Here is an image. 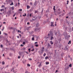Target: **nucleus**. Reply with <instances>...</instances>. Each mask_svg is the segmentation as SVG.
Instances as JSON below:
<instances>
[{
    "mask_svg": "<svg viewBox=\"0 0 73 73\" xmlns=\"http://www.w3.org/2000/svg\"><path fill=\"white\" fill-rule=\"evenodd\" d=\"M47 47L48 48H49V49H50V48H51V45H50L49 43L48 44Z\"/></svg>",
    "mask_w": 73,
    "mask_h": 73,
    "instance_id": "1",
    "label": "nucleus"
},
{
    "mask_svg": "<svg viewBox=\"0 0 73 73\" xmlns=\"http://www.w3.org/2000/svg\"><path fill=\"white\" fill-rule=\"evenodd\" d=\"M45 50L44 48V47H42V53H43V52Z\"/></svg>",
    "mask_w": 73,
    "mask_h": 73,
    "instance_id": "2",
    "label": "nucleus"
},
{
    "mask_svg": "<svg viewBox=\"0 0 73 73\" xmlns=\"http://www.w3.org/2000/svg\"><path fill=\"white\" fill-rule=\"evenodd\" d=\"M51 24L50 25L51 27H54V25H53V22H51Z\"/></svg>",
    "mask_w": 73,
    "mask_h": 73,
    "instance_id": "3",
    "label": "nucleus"
},
{
    "mask_svg": "<svg viewBox=\"0 0 73 73\" xmlns=\"http://www.w3.org/2000/svg\"><path fill=\"white\" fill-rule=\"evenodd\" d=\"M38 30L39 29L38 28H36L35 29L34 31L35 32H37V31H38Z\"/></svg>",
    "mask_w": 73,
    "mask_h": 73,
    "instance_id": "4",
    "label": "nucleus"
},
{
    "mask_svg": "<svg viewBox=\"0 0 73 73\" xmlns=\"http://www.w3.org/2000/svg\"><path fill=\"white\" fill-rule=\"evenodd\" d=\"M49 32L50 35H51V36H53V33L51 31H50Z\"/></svg>",
    "mask_w": 73,
    "mask_h": 73,
    "instance_id": "5",
    "label": "nucleus"
},
{
    "mask_svg": "<svg viewBox=\"0 0 73 73\" xmlns=\"http://www.w3.org/2000/svg\"><path fill=\"white\" fill-rule=\"evenodd\" d=\"M39 24L38 23H37L36 25V27H39Z\"/></svg>",
    "mask_w": 73,
    "mask_h": 73,
    "instance_id": "6",
    "label": "nucleus"
},
{
    "mask_svg": "<svg viewBox=\"0 0 73 73\" xmlns=\"http://www.w3.org/2000/svg\"><path fill=\"white\" fill-rule=\"evenodd\" d=\"M54 8H53V9L54 11H56V9H55V8L56 7V6H53Z\"/></svg>",
    "mask_w": 73,
    "mask_h": 73,
    "instance_id": "7",
    "label": "nucleus"
},
{
    "mask_svg": "<svg viewBox=\"0 0 73 73\" xmlns=\"http://www.w3.org/2000/svg\"><path fill=\"white\" fill-rule=\"evenodd\" d=\"M50 43L51 45H52V44H53V42L52 41H50Z\"/></svg>",
    "mask_w": 73,
    "mask_h": 73,
    "instance_id": "8",
    "label": "nucleus"
},
{
    "mask_svg": "<svg viewBox=\"0 0 73 73\" xmlns=\"http://www.w3.org/2000/svg\"><path fill=\"white\" fill-rule=\"evenodd\" d=\"M49 64V62H46V65H48Z\"/></svg>",
    "mask_w": 73,
    "mask_h": 73,
    "instance_id": "9",
    "label": "nucleus"
},
{
    "mask_svg": "<svg viewBox=\"0 0 73 73\" xmlns=\"http://www.w3.org/2000/svg\"><path fill=\"white\" fill-rule=\"evenodd\" d=\"M29 8H30V6H29V5L27 6V9H29Z\"/></svg>",
    "mask_w": 73,
    "mask_h": 73,
    "instance_id": "10",
    "label": "nucleus"
},
{
    "mask_svg": "<svg viewBox=\"0 0 73 73\" xmlns=\"http://www.w3.org/2000/svg\"><path fill=\"white\" fill-rule=\"evenodd\" d=\"M11 9L12 10H14V9H15V8H14V7L13 6L11 7Z\"/></svg>",
    "mask_w": 73,
    "mask_h": 73,
    "instance_id": "11",
    "label": "nucleus"
},
{
    "mask_svg": "<svg viewBox=\"0 0 73 73\" xmlns=\"http://www.w3.org/2000/svg\"><path fill=\"white\" fill-rule=\"evenodd\" d=\"M68 44H71V41L70 40L69 42H68Z\"/></svg>",
    "mask_w": 73,
    "mask_h": 73,
    "instance_id": "12",
    "label": "nucleus"
},
{
    "mask_svg": "<svg viewBox=\"0 0 73 73\" xmlns=\"http://www.w3.org/2000/svg\"><path fill=\"white\" fill-rule=\"evenodd\" d=\"M38 66L39 67V68L40 67V66H41V63Z\"/></svg>",
    "mask_w": 73,
    "mask_h": 73,
    "instance_id": "13",
    "label": "nucleus"
},
{
    "mask_svg": "<svg viewBox=\"0 0 73 73\" xmlns=\"http://www.w3.org/2000/svg\"><path fill=\"white\" fill-rule=\"evenodd\" d=\"M38 12V11L37 10L35 11V14H36V13H37Z\"/></svg>",
    "mask_w": 73,
    "mask_h": 73,
    "instance_id": "14",
    "label": "nucleus"
},
{
    "mask_svg": "<svg viewBox=\"0 0 73 73\" xmlns=\"http://www.w3.org/2000/svg\"><path fill=\"white\" fill-rule=\"evenodd\" d=\"M32 41H34L35 40V38H34V37H33L32 38Z\"/></svg>",
    "mask_w": 73,
    "mask_h": 73,
    "instance_id": "15",
    "label": "nucleus"
},
{
    "mask_svg": "<svg viewBox=\"0 0 73 73\" xmlns=\"http://www.w3.org/2000/svg\"><path fill=\"white\" fill-rule=\"evenodd\" d=\"M52 39H53V36H51V37L50 40H52Z\"/></svg>",
    "mask_w": 73,
    "mask_h": 73,
    "instance_id": "16",
    "label": "nucleus"
},
{
    "mask_svg": "<svg viewBox=\"0 0 73 73\" xmlns=\"http://www.w3.org/2000/svg\"><path fill=\"white\" fill-rule=\"evenodd\" d=\"M2 64H3V65H4L5 64V62H4V61H3L2 62Z\"/></svg>",
    "mask_w": 73,
    "mask_h": 73,
    "instance_id": "17",
    "label": "nucleus"
},
{
    "mask_svg": "<svg viewBox=\"0 0 73 73\" xmlns=\"http://www.w3.org/2000/svg\"><path fill=\"white\" fill-rule=\"evenodd\" d=\"M26 15L27 14H26V13H25V15H23V16H26Z\"/></svg>",
    "mask_w": 73,
    "mask_h": 73,
    "instance_id": "18",
    "label": "nucleus"
},
{
    "mask_svg": "<svg viewBox=\"0 0 73 73\" xmlns=\"http://www.w3.org/2000/svg\"><path fill=\"white\" fill-rule=\"evenodd\" d=\"M4 28H5L4 27H3V29H2V31H4Z\"/></svg>",
    "mask_w": 73,
    "mask_h": 73,
    "instance_id": "19",
    "label": "nucleus"
},
{
    "mask_svg": "<svg viewBox=\"0 0 73 73\" xmlns=\"http://www.w3.org/2000/svg\"><path fill=\"white\" fill-rule=\"evenodd\" d=\"M48 56L46 57L45 58V59L46 60H47V59H48Z\"/></svg>",
    "mask_w": 73,
    "mask_h": 73,
    "instance_id": "20",
    "label": "nucleus"
},
{
    "mask_svg": "<svg viewBox=\"0 0 73 73\" xmlns=\"http://www.w3.org/2000/svg\"><path fill=\"white\" fill-rule=\"evenodd\" d=\"M25 73H29V72H28V71H25Z\"/></svg>",
    "mask_w": 73,
    "mask_h": 73,
    "instance_id": "21",
    "label": "nucleus"
},
{
    "mask_svg": "<svg viewBox=\"0 0 73 73\" xmlns=\"http://www.w3.org/2000/svg\"><path fill=\"white\" fill-rule=\"evenodd\" d=\"M69 66L70 67H72V64H70V65H69Z\"/></svg>",
    "mask_w": 73,
    "mask_h": 73,
    "instance_id": "22",
    "label": "nucleus"
},
{
    "mask_svg": "<svg viewBox=\"0 0 73 73\" xmlns=\"http://www.w3.org/2000/svg\"><path fill=\"white\" fill-rule=\"evenodd\" d=\"M13 5V2H12V3L10 4V5Z\"/></svg>",
    "mask_w": 73,
    "mask_h": 73,
    "instance_id": "23",
    "label": "nucleus"
},
{
    "mask_svg": "<svg viewBox=\"0 0 73 73\" xmlns=\"http://www.w3.org/2000/svg\"><path fill=\"white\" fill-rule=\"evenodd\" d=\"M23 44V45H25V42H24Z\"/></svg>",
    "mask_w": 73,
    "mask_h": 73,
    "instance_id": "24",
    "label": "nucleus"
},
{
    "mask_svg": "<svg viewBox=\"0 0 73 73\" xmlns=\"http://www.w3.org/2000/svg\"><path fill=\"white\" fill-rule=\"evenodd\" d=\"M35 45L36 46V47H38V45L37 44H35Z\"/></svg>",
    "mask_w": 73,
    "mask_h": 73,
    "instance_id": "25",
    "label": "nucleus"
},
{
    "mask_svg": "<svg viewBox=\"0 0 73 73\" xmlns=\"http://www.w3.org/2000/svg\"><path fill=\"white\" fill-rule=\"evenodd\" d=\"M12 53H10L9 54L10 56H12Z\"/></svg>",
    "mask_w": 73,
    "mask_h": 73,
    "instance_id": "26",
    "label": "nucleus"
},
{
    "mask_svg": "<svg viewBox=\"0 0 73 73\" xmlns=\"http://www.w3.org/2000/svg\"><path fill=\"white\" fill-rule=\"evenodd\" d=\"M33 33H34V31H32L31 32V34H33Z\"/></svg>",
    "mask_w": 73,
    "mask_h": 73,
    "instance_id": "27",
    "label": "nucleus"
},
{
    "mask_svg": "<svg viewBox=\"0 0 73 73\" xmlns=\"http://www.w3.org/2000/svg\"><path fill=\"white\" fill-rule=\"evenodd\" d=\"M67 4H68V3H69V1H68V0H67Z\"/></svg>",
    "mask_w": 73,
    "mask_h": 73,
    "instance_id": "28",
    "label": "nucleus"
},
{
    "mask_svg": "<svg viewBox=\"0 0 73 73\" xmlns=\"http://www.w3.org/2000/svg\"><path fill=\"white\" fill-rule=\"evenodd\" d=\"M2 11H4V9H1L0 11L1 12Z\"/></svg>",
    "mask_w": 73,
    "mask_h": 73,
    "instance_id": "29",
    "label": "nucleus"
},
{
    "mask_svg": "<svg viewBox=\"0 0 73 73\" xmlns=\"http://www.w3.org/2000/svg\"><path fill=\"white\" fill-rule=\"evenodd\" d=\"M10 29H13V27H11L9 28Z\"/></svg>",
    "mask_w": 73,
    "mask_h": 73,
    "instance_id": "30",
    "label": "nucleus"
},
{
    "mask_svg": "<svg viewBox=\"0 0 73 73\" xmlns=\"http://www.w3.org/2000/svg\"><path fill=\"white\" fill-rule=\"evenodd\" d=\"M1 48H3V45L1 44Z\"/></svg>",
    "mask_w": 73,
    "mask_h": 73,
    "instance_id": "31",
    "label": "nucleus"
},
{
    "mask_svg": "<svg viewBox=\"0 0 73 73\" xmlns=\"http://www.w3.org/2000/svg\"><path fill=\"white\" fill-rule=\"evenodd\" d=\"M27 66H31V65L29 64H27Z\"/></svg>",
    "mask_w": 73,
    "mask_h": 73,
    "instance_id": "32",
    "label": "nucleus"
},
{
    "mask_svg": "<svg viewBox=\"0 0 73 73\" xmlns=\"http://www.w3.org/2000/svg\"><path fill=\"white\" fill-rule=\"evenodd\" d=\"M43 56H46V53H44V54L43 55Z\"/></svg>",
    "mask_w": 73,
    "mask_h": 73,
    "instance_id": "33",
    "label": "nucleus"
},
{
    "mask_svg": "<svg viewBox=\"0 0 73 73\" xmlns=\"http://www.w3.org/2000/svg\"><path fill=\"white\" fill-rule=\"evenodd\" d=\"M22 49H23V50H25V48H22Z\"/></svg>",
    "mask_w": 73,
    "mask_h": 73,
    "instance_id": "34",
    "label": "nucleus"
},
{
    "mask_svg": "<svg viewBox=\"0 0 73 73\" xmlns=\"http://www.w3.org/2000/svg\"><path fill=\"white\" fill-rule=\"evenodd\" d=\"M29 60H31V61H32V58H29Z\"/></svg>",
    "mask_w": 73,
    "mask_h": 73,
    "instance_id": "35",
    "label": "nucleus"
},
{
    "mask_svg": "<svg viewBox=\"0 0 73 73\" xmlns=\"http://www.w3.org/2000/svg\"><path fill=\"white\" fill-rule=\"evenodd\" d=\"M57 32L55 33V35H57Z\"/></svg>",
    "mask_w": 73,
    "mask_h": 73,
    "instance_id": "36",
    "label": "nucleus"
},
{
    "mask_svg": "<svg viewBox=\"0 0 73 73\" xmlns=\"http://www.w3.org/2000/svg\"><path fill=\"white\" fill-rule=\"evenodd\" d=\"M30 17H31V16H32V13H31L30 15Z\"/></svg>",
    "mask_w": 73,
    "mask_h": 73,
    "instance_id": "37",
    "label": "nucleus"
},
{
    "mask_svg": "<svg viewBox=\"0 0 73 73\" xmlns=\"http://www.w3.org/2000/svg\"><path fill=\"white\" fill-rule=\"evenodd\" d=\"M34 50H35V49H34V48H33V49L32 50H31V51H34Z\"/></svg>",
    "mask_w": 73,
    "mask_h": 73,
    "instance_id": "38",
    "label": "nucleus"
},
{
    "mask_svg": "<svg viewBox=\"0 0 73 73\" xmlns=\"http://www.w3.org/2000/svg\"><path fill=\"white\" fill-rule=\"evenodd\" d=\"M30 4L31 5H32L33 4L32 3V2H31L30 3Z\"/></svg>",
    "mask_w": 73,
    "mask_h": 73,
    "instance_id": "39",
    "label": "nucleus"
},
{
    "mask_svg": "<svg viewBox=\"0 0 73 73\" xmlns=\"http://www.w3.org/2000/svg\"><path fill=\"white\" fill-rule=\"evenodd\" d=\"M19 11H22V9H19Z\"/></svg>",
    "mask_w": 73,
    "mask_h": 73,
    "instance_id": "40",
    "label": "nucleus"
},
{
    "mask_svg": "<svg viewBox=\"0 0 73 73\" xmlns=\"http://www.w3.org/2000/svg\"><path fill=\"white\" fill-rule=\"evenodd\" d=\"M58 11H60V9H58Z\"/></svg>",
    "mask_w": 73,
    "mask_h": 73,
    "instance_id": "41",
    "label": "nucleus"
},
{
    "mask_svg": "<svg viewBox=\"0 0 73 73\" xmlns=\"http://www.w3.org/2000/svg\"><path fill=\"white\" fill-rule=\"evenodd\" d=\"M21 58V57L20 56H19L18 57V58Z\"/></svg>",
    "mask_w": 73,
    "mask_h": 73,
    "instance_id": "42",
    "label": "nucleus"
},
{
    "mask_svg": "<svg viewBox=\"0 0 73 73\" xmlns=\"http://www.w3.org/2000/svg\"><path fill=\"white\" fill-rule=\"evenodd\" d=\"M25 52L27 53V54H29V53H28V52Z\"/></svg>",
    "mask_w": 73,
    "mask_h": 73,
    "instance_id": "43",
    "label": "nucleus"
},
{
    "mask_svg": "<svg viewBox=\"0 0 73 73\" xmlns=\"http://www.w3.org/2000/svg\"><path fill=\"white\" fill-rule=\"evenodd\" d=\"M27 25H29V23L28 22L27 23Z\"/></svg>",
    "mask_w": 73,
    "mask_h": 73,
    "instance_id": "44",
    "label": "nucleus"
},
{
    "mask_svg": "<svg viewBox=\"0 0 73 73\" xmlns=\"http://www.w3.org/2000/svg\"><path fill=\"white\" fill-rule=\"evenodd\" d=\"M4 7V6L3 5L2 6H1V8H3V7Z\"/></svg>",
    "mask_w": 73,
    "mask_h": 73,
    "instance_id": "45",
    "label": "nucleus"
},
{
    "mask_svg": "<svg viewBox=\"0 0 73 73\" xmlns=\"http://www.w3.org/2000/svg\"><path fill=\"white\" fill-rule=\"evenodd\" d=\"M58 14H60L61 13V12H59L58 13Z\"/></svg>",
    "mask_w": 73,
    "mask_h": 73,
    "instance_id": "46",
    "label": "nucleus"
},
{
    "mask_svg": "<svg viewBox=\"0 0 73 73\" xmlns=\"http://www.w3.org/2000/svg\"><path fill=\"white\" fill-rule=\"evenodd\" d=\"M19 35L21 37V34H19Z\"/></svg>",
    "mask_w": 73,
    "mask_h": 73,
    "instance_id": "47",
    "label": "nucleus"
},
{
    "mask_svg": "<svg viewBox=\"0 0 73 73\" xmlns=\"http://www.w3.org/2000/svg\"><path fill=\"white\" fill-rule=\"evenodd\" d=\"M61 16H64V14H62L61 15Z\"/></svg>",
    "mask_w": 73,
    "mask_h": 73,
    "instance_id": "48",
    "label": "nucleus"
},
{
    "mask_svg": "<svg viewBox=\"0 0 73 73\" xmlns=\"http://www.w3.org/2000/svg\"><path fill=\"white\" fill-rule=\"evenodd\" d=\"M15 14H14L13 15V17H15Z\"/></svg>",
    "mask_w": 73,
    "mask_h": 73,
    "instance_id": "49",
    "label": "nucleus"
},
{
    "mask_svg": "<svg viewBox=\"0 0 73 73\" xmlns=\"http://www.w3.org/2000/svg\"><path fill=\"white\" fill-rule=\"evenodd\" d=\"M37 42H35V44H37Z\"/></svg>",
    "mask_w": 73,
    "mask_h": 73,
    "instance_id": "50",
    "label": "nucleus"
},
{
    "mask_svg": "<svg viewBox=\"0 0 73 73\" xmlns=\"http://www.w3.org/2000/svg\"><path fill=\"white\" fill-rule=\"evenodd\" d=\"M3 23V24H6V23H5V22H4Z\"/></svg>",
    "mask_w": 73,
    "mask_h": 73,
    "instance_id": "51",
    "label": "nucleus"
},
{
    "mask_svg": "<svg viewBox=\"0 0 73 73\" xmlns=\"http://www.w3.org/2000/svg\"><path fill=\"white\" fill-rule=\"evenodd\" d=\"M21 46H24V45H23L21 44Z\"/></svg>",
    "mask_w": 73,
    "mask_h": 73,
    "instance_id": "52",
    "label": "nucleus"
},
{
    "mask_svg": "<svg viewBox=\"0 0 73 73\" xmlns=\"http://www.w3.org/2000/svg\"><path fill=\"white\" fill-rule=\"evenodd\" d=\"M38 68H37V69L36 70V72H38Z\"/></svg>",
    "mask_w": 73,
    "mask_h": 73,
    "instance_id": "53",
    "label": "nucleus"
},
{
    "mask_svg": "<svg viewBox=\"0 0 73 73\" xmlns=\"http://www.w3.org/2000/svg\"><path fill=\"white\" fill-rule=\"evenodd\" d=\"M17 37L19 38V36H17Z\"/></svg>",
    "mask_w": 73,
    "mask_h": 73,
    "instance_id": "54",
    "label": "nucleus"
},
{
    "mask_svg": "<svg viewBox=\"0 0 73 73\" xmlns=\"http://www.w3.org/2000/svg\"><path fill=\"white\" fill-rule=\"evenodd\" d=\"M5 35H7V34H6V33H5Z\"/></svg>",
    "mask_w": 73,
    "mask_h": 73,
    "instance_id": "55",
    "label": "nucleus"
},
{
    "mask_svg": "<svg viewBox=\"0 0 73 73\" xmlns=\"http://www.w3.org/2000/svg\"><path fill=\"white\" fill-rule=\"evenodd\" d=\"M29 51L31 50V48L29 49Z\"/></svg>",
    "mask_w": 73,
    "mask_h": 73,
    "instance_id": "56",
    "label": "nucleus"
},
{
    "mask_svg": "<svg viewBox=\"0 0 73 73\" xmlns=\"http://www.w3.org/2000/svg\"><path fill=\"white\" fill-rule=\"evenodd\" d=\"M59 17H61V15H59Z\"/></svg>",
    "mask_w": 73,
    "mask_h": 73,
    "instance_id": "57",
    "label": "nucleus"
},
{
    "mask_svg": "<svg viewBox=\"0 0 73 73\" xmlns=\"http://www.w3.org/2000/svg\"><path fill=\"white\" fill-rule=\"evenodd\" d=\"M18 5H20V3H18Z\"/></svg>",
    "mask_w": 73,
    "mask_h": 73,
    "instance_id": "58",
    "label": "nucleus"
},
{
    "mask_svg": "<svg viewBox=\"0 0 73 73\" xmlns=\"http://www.w3.org/2000/svg\"><path fill=\"white\" fill-rule=\"evenodd\" d=\"M33 20L35 21V19H33Z\"/></svg>",
    "mask_w": 73,
    "mask_h": 73,
    "instance_id": "59",
    "label": "nucleus"
},
{
    "mask_svg": "<svg viewBox=\"0 0 73 73\" xmlns=\"http://www.w3.org/2000/svg\"><path fill=\"white\" fill-rule=\"evenodd\" d=\"M1 31H0V35H1Z\"/></svg>",
    "mask_w": 73,
    "mask_h": 73,
    "instance_id": "60",
    "label": "nucleus"
},
{
    "mask_svg": "<svg viewBox=\"0 0 73 73\" xmlns=\"http://www.w3.org/2000/svg\"><path fill=\"white\" fill-rule=\"evenodd\" d=\"M50 34H48V36H50Z\"/></svg>",
    "mask_w": 73,
    "mask_h": 73,
    "instance_id": "61",
    "label": "nucleus"
},
{
    "mask_svg": "<svg viewBox=\"0 0 73 73\" xmlns=\"http://www.w3.org/2000/svg\"><path fill=\"white\" fill-rule=\"evenodd\" d=\"M56 72H57V70H56Z\"/></svg>",
    "mask_w": 73,
    "mask_h": 73,
    "instance_id": "62",
    "label": "nucleus"
},
{
    "mask_svg": "<svg viewBox=\"0 0 73 73\" xmlns=\"http://www.w3.org/2000/svg\"><path fill=\"white\" fill-rule=\"evenodd\" d=\"M17 19V18L16 17H15V19Z\"/></svg>",
    "mask_w": 73,
    "mask_h": 73,
    "instance_id": "63",
    "label": "nucleus"
},
{
    "mask_svg": "<svg viewBox=\"0 0 73 73\" xmlns=\"http://www.w3.org/2000/svg\"><path fill=\"white\" fill-rule=\"evenodd\" d=\"M66 17V18H68V16Z\"/></svg>",
    "mask_w": 73,
    "mask_h": 73,
    "instance_id": "64",
    "label": "nucleus"
}]
</instances>
